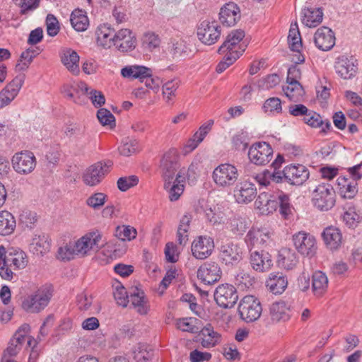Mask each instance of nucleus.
Instances as JSON below:
<instances>
[{
	"label": "nucleus",
	"instance_id": "nucleus-1",
	"mask_svg": "<svg viewBox=\"0 0 362 362\" xmlns=\"http://www.w3.org/2000/svg\"><path fill=\"white\" fill-rule=\"evenodd\" d=\"M0 254L4 256L0 259V276L4 280L11 281L15 271L23 269L28 264L27 255L19 248H9L6 250L1 245Z\"/></svg>",
	"mask_w": 362,
	"mask_h": 362
},
{
	"label": "nucleus",
	"instance_id": "nucleus-2",
	"mask_svg": "<svg viewBox=\"0 0 362 362\" xmlns=\"http://www.w3.org/2000/svg\"><path fill=\"white\" fill-rule=\"evenodd\" d=\"M121 75L124 78L139 79L145 82L146 86L157 93L162 84V80L157 76H152V70L144 66L130 65L126 66L121 70Z\"/></svg>",
	"mask_w": 362,
	"mask_h": 362
},
{
	"label": "nucleus",
	"instance_id": "nucleus-3",
	"mask_svg": "<svg viewBox=\"0 0 362 362\" xmlns=\"http://www.w3.org/2000/svg\"><path fill=\"white\" fill-rule=\"evenodd\" d=\"M358 167H350L346 170L347 175L337 177V190L341 197L346 199L354 198L358 192V182L361 179L358 172Z\"/></svg>",
	"mask_w": 362,
	"mask_h": 362
},
{
	"label": "nucleus",
	"instance_id": "nucleus-4",
	"mask_svg": "<svg viewBox=\"0 0 362 362\" xmlns=\"http://www.w3.org/2000/svg\"><path fill=\"white\" fill-rule=\"evenodd\" d=\"M51 286H45L39 288L35 293L28 296L22 302V308L28 313H37L45 309L52 296Z\"/></svg>",
	"mask_w": 362,
	"mask_h": 362
},
{
	"label": "nucleus",
	"instance_id": "nucleus-5",
	"mask_svg": "<svg viewBox=\"0 0 362 362\" xmlns=\"http://www.w3.org/2000/svg\"><path fill=\"white\" fill-rule=\"evenodd\" d=\"M239 175L236 166L230 163H222L214 168L212 179L218 187L228 189L236 183Z\"/></svg>",
	"mask_w": 362,
	"mask_h": 362
},
{
	"label": "nucleus",
	"instance_id": "nucleus-6",
	"mask_svg": "<svg viewBox=\"0 0 362 362\" xmlns=\"http://www.w3.org/2000/svg\"><path fill=\"white\" fill-rule=\"evenodd\" d=\"M313 204L320 211H328L335 204V192L328 183L318 185L313 192Z\"/></svg>",
	"mask_w": 362,
	"mask_h": 362
},
{
	"label": "nucleus",
	"instance_id": "nucleus-7",
	"mask_svg": "<svg viewBox=\"0 0 362 362\" xmlns=\"http://www.w3.org/2000/svg\"><path fill=\"white\" fill-rule=\"evenodd\" d=\"M262 308L259 300L254 296H246L240 302L238 313L246 322H252L259 318Z\"/></svg>",
	"mask_w": 362,
	"mask_h": 362
},
{
	"label": "nucleus",
	"instance_id": "nucleus-8",
	"mask_svg": "<svg viewBox=\"0 0 362 362\" xmlns=\"http://www.w3.org/2000/svg\"><path fill=\"white\" fill-rule=\"evenodd\" d=\"M14 171L21 175H26L35 170L37 159L32 151L24 150L14 153L11 158Z\"/></svg>",
	"mask_w": 362,
	"mask_h": 362
},
{
	"label": "nucleus",
	"instance_id": "nucleus-9",
	"mask_svg": "<svg viewBox=\"0 0 362 362\" xmlns=\"http://www.w3.org/2000/svg\"><path fill=\"white\" fill-rule=\"evenodd\" d=\"M221 27L215 21L204 20L197 25V35L202 43L206 45L215 44L221 36Z\"/></svg>",
	"mask_w": 362,
	"mask_h": 362
},
{
	"label": "nucleus",
	"instance_id": "nucleus-10",
	"mask_svg": "<svg viewBox=\"0 0 362 362\" xmlns=\"http://www.w3.org/2000/svg\"><path fill=\"white\" fill-rule=\"evenodd\" d=\"M111 162H97L89 166L83 173L82 180L88 186L98 185L110 171Z\"/></svg>",
	"mask_w": 362,
	"mask_h": 362
},
{
	"label": "nucleus",
	"instance_id": "nucleus-11",
	"mask_svg": "<svg viewBox=\"0 0 362 362\" xmlns=\"http://www.w3.org/2000/svg\"><path fill=\"white\" fill-rule=\"evenodd\" d=\"M214 296L216 303L223 308L233 307L238 300L236 288L229 284L219 285L214 291Z\"/></svg>",
	"mask_w": 362,
	"mask_h": 362
},
{
	"label": "nucleus",
	"instance_id": "nucleus-12",
	"mask_svg": "<svg viewBox=\"0 0 362 362\" xmlns=\"http://www.w3.org/2000/svg\"><path fill=\"white\" fill-rule=\"evenodd\" d=\"M293 241L296 249L301 255L313 257L316 253L317 242L313 235L300 231L293 235Z\"/></svg>",
	"mask_w": 362,
	"mask_h": 362
},
{
	"label": "nucleus",
	"instance_id": "nucleus-13",
	"mask_svg": "<svg viewBox=\"0 0 362 362\" xmlns=\"http://www.w3.org/2000/svg\"><path fill=\"white\" fill-rule=\"evenodd\" d=\"M273 156L271 146L266 142H256L253 144L248 151L250 160L257 165L267 164Z\"/></svg>",
	"mask_w": 362,
	"mask_h": 362
},
{
	"label": "nucleus",
	"instance_id": "nucleus-14",
	"mask_svg": "<svg viewBox=\"0 0 362 362\" xmlns=\"http://www.w3.org/2000/svg\"><path fill=\"white\" fill-rule=\"evenodd\" d=\"M25 79V74H18L0 91V109L10 105L16 98Z\"/></svg>",
	"mask_w": 362,
	"mask_h": 362
},
{
	"label": "nucleus",
	"instance_id": "nucleus-15",
	"mask_svg": "<svg viewBox=\"0 0 362 362\" xmlns=\"http://www.w3.org/2000/svg\"><path fill=\"white\" fill-rule=\"evenodd\" d=\"M178 153L175 148H170L163 156L160 168L164 180L175 179L180 168Z\"/></svg>",
	"mask_w": 362,
	"mask_h": 362
},
{
	"label": "nucleus",
	"instance_id": "nucleus-16",
	"mask_svg": "<svg viewBox=\"0 0 362 362\" xmlns=\"http://www.w3.org/2000/svg\"><path fill=\"white\" fill-rule=\"evenodd\" d=\"M286 182L292 185L300 186L309 178L308 169L301 164H290L284 167Z\"/></svg>",
	"mask_w": 362,
	"mask_h": 362
},
{
	"label": "nucleus",
	"instance_id": "nucleus-17",
	"mask_svg": "<svg viewBox=\"0 0 362 362\" xmlns=\"http://www.w3.org/2000/svg\"><path fill=\"white\" fill-rule=\"evenodd\" d=\"M102 235L98 230L89 232L74 242L75 250L78 256H85L89 251L93 249H98V243L101 240Z\"/></svg>",
	"mask_w": 362,
	"mask_h": 362
},
{
	"label": "nucleus",
	"instance_id": "nucleus-18",
	"mask_svg": "<svg viewBox=\"0 0 362 362\" xmlns=\"http://www.w3.org/2000/svg\"><path fill=\"white\" fill-rule=\"evenodd\" d=\"M358 64L353 57L341 55L337 58L334 64L336 73L344 79H351L355 76Z\"/></svg>",
	"mask_w": 362,
	"mask_h": 362
},
{
	"label": "nucleus",
	"instance_id": "nucleus-19",
	"mask_svg": "<svg viewBox=\"0 0 362 362\" xmlns=\"http://www.w3.org/2000/svg\"><path fill=\"white\" fill-rule=\"evenodd\" d=\"M272 233L265 228H251L245 237V243L250 252L254 248H259L266 245L271 240Z\"/></svg>",
	"mask_w": 362,
	"mask_h": 362
},
{
	"label": "nucleus",
	"instance_id": "nucleus-20",
	"mask_svg": "<svg viewBox=\"0 0 362 362\" xmlns=\"http://www.w3.org/2000/svg\"><path fill=\"white\" fill-rule=\"evenodd\" d=\"M214 249V239L206 235L199 236L192 244V255L199 259L207 258L211 255Z\"/></svg>",
	"mask_w": 362,
	"mask_h": 362
},
{
	"label": "nucleus",
	"instance_id": "nucleus-21",
	"mask_svg": "<svg viewBox=\"0 0 362 362\" xmlns=\"http://www.w3.org/2000/svg\"><path fill=\"white\" fill-rule=\"evenodd\" d=\"M221 275V270L218 264L214 262H205L197 270V278L207 285L218 281Z\"/></svg>",
	"mask_w": 362,
	"mask_h": 362
},
{
	"label": "nucleus",
	"instance_id": "nucleus-22",
	"mask_svg": "<svg viewBox=\"0 0 362 362\" xmlns=\"http://www.w3.org/2000/svg\"><path fill=\"white\" fill-rule=\"evenodd\" d=\"M250 252V264L254 270L257 272H265L271 269L273 261L267 252L254 250Z\"/></svg>",
	"mask_w": 362,
	"mask_h": 362
},
{
	"label": "nucleus",
	"instance_id": "nucleus-23",
	"mask_svg": "<svg viewBox=\"0 0 362 362\" xmlns=\"http://www.w3.org/2000/svg\"><path fill=\"white\" fill-rule=\"evenodd\" d=\"M185 173L180 170L175 179L165 180L164 188L168 193L169 199L175 202L179 199L185 189Z\"/></svg>",
	"mask_w": 362,
	"mask_h": 362
},
{
	"label": "nucleus",
	"instance_id": "nucleus-24",
	"mask_svg": "<svg viewBox=\"0 0 362 362\" xmlns=\"http://www.w3.org/2000/svg\"><path fill=\"white\" fill-rule=\"evenodd\" d=\"M314 42L319 49L322 51H329L335 45L334 33L328 27H320L315 33Z\"/></svg>",
	"mask_w": 362,
	"mask_h": 362
},
{
	"label": "nucleus",
	"instance_id": "nucleus-25",
	"mask_svg": "<svg viewBox=\"0 0 362 362\" xmlns=\"http://www.w3.org/2000/svg\"><path fill=\"white\" fill-rule=\"evenodd\" d=\"M198 214H204L206 220L213 225H218L223 222L225 214L221 208L209 206L205 200H199L196 206Z\"/></svg>",
	"mask_w": 362,
	"mask_h": 362
},
{
	"label": "nucleus",
	"instance_id": "nucleus-26",
	"mask_svg": "<svg viewBox=\"0 0 362 362\" xmlns=\"http://www.w3.org/2000/svg\"><path fill=\"white\" fill-rule=\"evenodd\" d=\"M240 19V10L233 2L226 4L220 10L219 21L226 27L234 26Z\"/></svg>",
	"mask_w": 362,
	"mask_h": 362
},
{
	"label": "nucleus",
	"instance_id": "nucleus-27",
	"mask_svg": "<svg viewBox=\"0 0 362 362\" xmlns=\"http://www.w3.org/2000/svg\"><path fill=\"white\" fill-rule=\"evenodd\" d=\"M136 40L129 29H121L115 34L114 46L121 52L133 50L136 47Z\"/></svg>",
	"mask_w": 362,
	"mask_h": 362
},
{
	"label": "nucleus",
	"instance_id": "nucleus-28",
	"mask_svg": "<svg viewBox=\"0 0 362 362\" xmlns=\"http://www.w3.org/2000/svg\"><path fill=\"white\" fill-rule=\"evenodd\" d=\"M245 37V32L243 30L238 29L232 30L227 36L226 39L218 48V53H230L235 51H240L244 49V47H241L240 42L243 40Z\"/></svg>",
	"mask_w": 362,
	"mask_h": 362
},
{
	"label": "nucleus",
	"instance_id": "nucleus-29",
	"mask_svg": "<svg viewBox=\"0 0 362 362\" xmlns=\"http://www.w3.org/2000/svg\"><path fill=\"white\" fill-rule=\"evenodd\" d=\"M291 303L279 300L272 303L269 306V316L273 322H286L291 318Z\"/></svg>",
	"mask_w": 362,
	"mask_h": 362
},
{
	"label": "nucleus",
	"instance_id": "nucleus-30",
	"mask_svg": "<svg viewBox=\"0 0 362 362\" xmlns=\"http://www.w3.org/2000/svg\"><path fill=\"white\" fill-rule=\"evenodd\" d=\"M257 194V189L252 182L245 180L238 183L234 190V196L238 203L251 202Z\"/></svg>",
	"mask_w": 362,
	"mask_h": 362
},
{
	"label": "nucleus",
	"instance_id": "nucleus-31",
	"mask_svg": "<svg viewBox=\"0 0 362 362\" xmlns=\"http://www.w3.org/2000/svg\"><path fill=\"white\" fill-rule=\"evenodd\" d=\"M241 247L234 243L223 245L220 250V258L226 264H235L242 259Z\"/></svg>",
	"mask_w": 362,
	"mask_h": 362
},
{
	"label": "nucleus",
	"instance_id": "nucleus-32",
	"mask_svg": "<svg viewBox=\"0 0 362 362\" xmlns=\"http://www.w3.org/2000/svg\"><path fill=\"white\" fill-rule=\"evenodd\" d=\"M60 59L62 64L70 73L74 76L79 74L80 57L75 50L71 48L62 49L60 52Z\"/></svg>",
	"mask_w": 362,
	"mask_h": 362
},
{
	"label": "nucleus",
	"instance_id": "nucleus-33",
	"mask_svg": "<svg viewBox=\"0 0 362 362\" xmlns=\"http://www.w3.org/2000/svg\"><path fill=\"white\" fill-rule=\"evenodd\" d=\"M265 285L273 294L280 295L288 286V279L281 272H272L267 279Z\"/></svg>",
	"mask_w": 362,
	"mask_h": 362
},
{
	"label": "nucleus",
	"instance_id": "nucleus-34",
	"mask_svg": "<svg viewBox=\"0 0 362 362\" xmlns=\"http://www.w3.org/2000/svg\"><path fill=\"white\" fill-rule=\"evenodd\" d=\"M115 30L110 25L104 23L100 25L95 30L96 43L98 46L108 49L114 45Z\"/></svg>",
	"mask_w": 362,
	"mask_h": 362
},
{
	"label": "nucleus",
	"instance_id": "nucleus-35",
	"mask_svg": "<svg viewBox=\"0 0 362 362\" xmlns=\"http://www.w3.org/2000/svg\"><path fill=\"white\" fill-rule=\"evenodd\" d=\"M322 237L327 247L330 250H337L342 245V234L338 228L334 226L325 228Z\"/></svg>",
	"mask_w": 362,
	"mask_h": 362
},
{
	"label": "nucleus",
	"instance_id": "nucleus-36",
	"mask_svg": "<svg viewBox=\"0 0 362 362\" xmlns=\"http://www.w3.org/2000/svg\"><path fill=\"white\" fill-rule=\"evenodd\" d=\"M213 124L214 120L212 119L203 124L194 134L192 137L187 141L184 146L185 151L189 153L194 150L211 130Z\"/></svg>",
	"mask_w": 362,
	"mask_h": 362
},
{
	"label": "nucleus",
	"instance_id": "nucleus-37",
	"mask_svg": "<svg viewBox=\"0 0 362 362\" xmlns=\"http://www.w3.org/2000/svg\"><path fill=\"white\" fill-rule=\"evenodd\" d=\"M201 344L205 348L214 347L221 341V334L216 331L211 324H206L199 332Z\"/></svg>",
	"mask_w": 362,
	"mask_h": 362
},
{
	"label": "nucleus",
	"instance_id": "nucleus-38",
	"mask_svg": "<svg viewBox=\"0 0 362 362\" xmlns=\"http://www.w3.org/2000/svg\"><path fill=\"white\" fill-rule=\"evenodd\" d=\"M51 243L48 235L44 233L35 234L29 245V250L33 255L43 256L49 251Z\"/></svg>",
	"mask_w": 362,
	"mask_h": 362
},
{
	"label": "nucleus",
	"instance_id": "nucleus-39",
	"mask_svg": "<svg viewBox=\"0 0 362 362\" xmlns=\"http://www.w3.org/2000/svg\"><path fill=\"white\" fill-rule=\"evenodd\" d=\"M129 303L136 310L140 315H146L149 310V305L148 300L146 298L144 292L138 288H134V290L129 293Z\"/></svg>",
	"mask_w": 362,
	"mask_h": 362
},
{
	"label": "nucleus",
	"instance_id": "nucleus-40",
	"mask_svg": "<svg viewBox=\"0 0 362 362\" xmlns=\"http://www.w3.org/2000/svg\"><path fill=\"white\" fill-rule=\"evenodd\" d=\"M257 207L267 214L275 211L279 206V192L275 194L268 193L260 194L255 201Z\"/></svg>",
	"mask_w": 362,
	"mask_h": 362
},
{
	"label": "nucleus",
	"instance_id": "nucleus-41",
	"mask_svg": "<svg viewBox=\"0 0 362 362\" xmlns=\"http://www.w3.org/2000/svg\"><path fill=\"white\" fill-rule=\"evenodd\" d=\"M302 23L307 27L315 28L321 23L323 18L322 10L320 8L310 7L302 11Z\"/></svg>",
	"mask_w": 362,
	"mask_h": 362
},
{
	"label": "nucleus",
	"instance_id": "nucleus-42",
	"mask_svg": "<svg viewBox=\"0 0 362 362\" xmlns=\"http://www.w3.org/2000/svg\"><path fill=\"white\" fill-rule=\"evenodd\" d=\"M303 121L313 128L322 127L321 131L325 134L329 132L332 128L331 123L328 119L325 121L322 120L320 115L313 110H309L305 117H303Z\"/></svg>",
	"mask_w": 362,
	"mask_h": 362
},
{
	"label": "nucleus",
	"instance_id": "nucleus-43",
	"mask_svg": "<svg viewBox=\"0 0 362 362\" xmlns=\"http://www.w3.org/2000/svg\"><path fill=\"white\" fill-rule=\"evenodd\" d=\"M328 279L321 271L315 272L312 276V290L316 297H321L327 291Z\"/></svg>",
	"mask_w": 362,
	"mask_h": 362
},
{
	"label": "nucleus",
	"instance_id": "nucleus-44",
	"mask_svg": "<svg viewBox=\"0 0 362 362\" xmlns=\"http://www.w3.org/2000/svg\"><path fill=\"white\" fill-rule=\"evenodd\" d=\"M16 226V222L12 214L8 211H0V235L11 234Z\"/></svg>",
	"mask_w": 362,
	"mask_h": 362
},
{
	"label": "nucleus",
	"instance_id": "nucleus-45",
	"mask_svg": "<svg viewBox=\"0 0 362 362\" xmlns=\"http://www.w3.org/2000/svg\"><path fill=\"white\" fill-rule=\"evenodd\" d=\"M70 21L73 28L78 32L86 30L89 25L86 12L80 9H76L71 13Z\"/></svg>",
	"mask_w": 362,
	"mask_h": 362
},
{
	"label": "nucleus",
	"instance_id": "nucleus-46",
	"mask_svg": "<svg viewBox=\"0 0 362 362\" xmlns=\"http://www.w3.org/2000/svg\"><path fill=\"white\" fill-rule=\"evenodd\" d=\"M180 85V81L174 78L162 83V94L163 99L168 104H171L176 96V91Z\"/></svg>",
	"mask_w": 362,
	"mask_h": 362
},
{
	"label": "nucleus",
	"instance_id": "nucleus-47",
	"mask_svg": "<svg viewBox=\"0 0 362 362\" xmlns=\"http://www.w3.org/2000/svg\"><path fill=\"white\" fill-rule=\"evenodd\" d=\"M226 227L234 235H240L248 228V224L245 218L234 215L228 219Z\"/></svg>",
	"mask_w": 362,
	"mask_h": 362
},
{
	"label": "nucleus",
	"instance_id": "nucleus-48",
	"mask_svg": "<svg viewBox=\"0 0 362 362\" xmlns=\"http://www.w3.org/2000/svg\"><path fill=\"white\" fill-rule=\"evenodd\" d=\"M278 262L285 269H292L298 263L296 252L290 249H283L280 252Z\"/></svg>",
	"mask_w": 362,
	"mask_h": 362
},
{
	"label": "nucleus",
	"instance_id": "nucleus-49",
	"mask_svg": "<svg viewBox=\"0 0 362 362\" xmlns=\"http://www.w3.org/2000/svg\"><path fill=\"white\" fill-rule=\"evenodd\" d=\"M286 87H283V90L290 100L299 101L304 95L305 91L299 81L287 82Z\"/></svg>",
	"mask_w": 362,
	"mask_h": 362
},
{
	"label": "nucleus",
	"instance_id": "nucleus-50",
	"mask_svg": "<svg viewBox=\"0 0 362 362\" xmlns=\"http://www.w3.org/2000/svg\"><path fill=\"white\" fill-rule=\"evenodd\" d=\"M255 279L248 272L240 271L237 274L235 283L238 288L244 291L252 288L255 284Z\"/></svg>",
	"mask_w": 362,
	"mask_h": 362
},
{
	"label": "nucleus",
	"instance_id": "nucleus-51",
	"mask_svg": "<svg viewBox=\"0 0 362 362\" xmlns=\"http://www.w3.org/2000/svg\"><path fill=\"white\" fill-rule=\"evenodd\" d=\"M74 242H69L59 247L57 258L62 261H69L75 258L78 253L74 249Z\"/></svg>",
	"mask_w": 362,
	"mask_h": 362
},
{
	"label": "nucleus",
	"instance_id": "nucleus-52",
	"mask_svg": "<svg viewBox=\"0 0 362 362\" xmlns=\"http://www.w3.org/2000/svg\"><path fill=\"white\" fill-rule=\"evenodd\" d=\"M160 39L158 35L153 32H146L142 37V47L149 52H152L156 48L159 47Z\"/></svg>",
	"mask_w": 362,
	"mask_h": 362
},
{
	"label": "nucleus",
	"instance_id": "nucleus-53",
	"mask_svg": "<svg viewBox=\"0 0 362 362\" xmlns=\"http://www.w3.org/2000/svg\"><path fill=\"white\" fill-rule=\"evenodd\" d=\"M35 52L33 49H28L23 52L21 54L20 59L16 65V71H26L33 59L35 58Z\"/></svg>",
	"mask_w": 362,
	"mask_h": 362
},
{
	"label": "nucleus",
	"instance_id": "nucleus-54",
	"mask_svg": "<svg viewBox=\"0 0 362 362\" xmlns=\"http://www.w3.org/2000/svg\"><path fill=\"white\" fill-rule=\"evenodd\" d=\"M174 57H187L190 49L187 46L186 42L182 39L172 41V47L170 50Z\"/></svg>",
	"mask_w": 362,
	"mask_h": 362
},
{
	"label": "nucleus",
	"instance_id": "nucleus-55",
	"mask_svg": "<svg viewBox=\"0 0 362 362\" xmlns=\"http://www.w3.org/2000/svg\"><path fill=\"white\" fill-rule=\"evenodd\" d=\"M262 110L269 115L279 114L282 112L281 100L277 97L267 99L262 106Z\"/></svg>",
	"mask_w": 362,
	"mask_h": 362
},
{
	"label": "nucleus",
	"instance_id": "nucleus-56",
	"mask_svg": "<svg viewBox=\"0 0 362 362\" xmlns=\"http://www.w3.org/2000/svg\"><path fill=\"white\" fill-rule=\"evenodd\" d=\"M244 52V49L240 51H235L230 53H226L223 61L220 62L216 66V71L218 73H222L229 66L233 64Z\"/></svg>",
	"mask_w": 362,
	"mask_h": 362
},
{
	"label": "nucleus",
	"instance_id": "nucleus-57",
	"mask_svg": "<svg viewBox=\"0 0 362 362\" xmlns=\"http://www.w3.org/2000/svg\"><path fill=\"white\" fill-rule=\"evenodd\" d=\"M361 217L357 213L356 208L352 206L345 209L343 214V221L350 228H354L360 222Z\"/></svg>",
	"mask_w": 362,
	"mask_h": 362
},
{
	"label": "nucleus",
	"instance_id": "nucleus-58",
	"mask_svg": "<svg viewBox=\"0 0 362 362\" xmlns=\"http://www.w3.org/2000/svg\"><path fill=\"white\" fill-rule=\"evenodd\" d=\"M136 235V230L130 226H119L115 229V236L123 241L134 240Z\"/></svg>",
	"mask_w": 362,
	"mask_h": 362
},
{
	"label": "nucleus",
	"instance_id": "nucleus-59",
	"mask_svg": "<svg viewBox=\"0 0 362 362\" xmlns=\"http://www.w3.org/2000/svg\"><path fill=\"white\" fill-rule=\"evenodd\" d=\"M279 213L284 218H288L291 214L293 206L290 203V199L287 194L283 192H279Z\"/></svg>",
	"mask_w": 362,
	"mask_h": 362
},
{
	"label": "nucleus",
	"instance_id": "nucleus-60",
	"mask_svg": "<svg viewBox=\"0 0 362 362\" xmlns=\"http://www.w3.org/2000/svg\"><path fill=\"white\" fill-rule=\"evenodd\" d=\"M139 142L136 139H127L118 148L121 155L129 156L139 151Z\"/></svg>",
	"mask_w": 362,
	"mask_h": 362
},
{
	"label": "nucleus",
	"instance_id": "nucleus-61",
	"mask_svg": "<svg viewBox=\"0 0 362 362\" xmlns=\"http://www.w3.org/2000/svg\"><path fill=\"white\" fill-rule=\"evenodd\" d=\"M113 295L119 305L124 308L127 306L129 303V295L127 293L126 288L119 282L115 286Z\"/></svg>",
	"mask_w": 362,
	"mask_h": 362
},
{
	"label": "nucleus",
	"instance_id": "nucleus-62",
	"mask_svg": "<svg viewBox=\"0 0 362 362\" xmlns=\"http://www.w3.org/2000/svg\"><path fill=\"white\" fill-rule=\"evenodd\" d=\"M97 118L103 126L112 128L115 126V116L106 108H100L97 112Z\"/></svg>",
	"mask_w": 362,
	"mask_h": 362
},
{
	"label": "nucleus",
	"instance_id": "nucleus-63",
	"mask_svg": "<svg viewBox=\"0 0 362 362\" xmlns=\"http://www.w3.org/2000/svg\"><path fill=\"white\" fill-rule=\"evenodd\" d=\"M107 196L103 192H95L86 199V204L96 210L100 209L106 202Z\"/></svg>",
	"mask_w": 362,
	"mask_h": 362
},
{
	"label": "nucleus",
	"instance_id": "nucleus-64",
	"mask_svg": "<svg viewBox=\"0 0 362 362\" xmlns=\"http://www.w3.org/2000/svg\"><path fill=\"white\" fill-rule=\"evenodd\" d=\"M139 177L136 175L121 177L117 182L118 189L122 192H126L139 183Z\"/></svg>",
	"mask_w": 362,
	"mask_h": 362
}]
</instances>
